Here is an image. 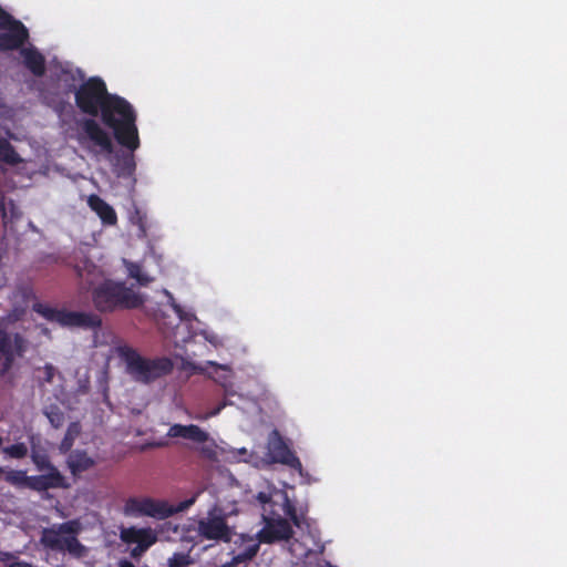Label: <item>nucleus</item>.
Masks as SVG:
<instances>
[{
  "label": "nucleus",
  "instance_id": "nucleus-38",
  "mask_svg": "<svg viewBox=\"0 0 567 567\" xmlns=\"http://www.w3.org/2000/svg\"><path fill=\"white\" fill-rule=\"evenodd\" d=\"M11 558H13V557L9 553L0 551V560L9 561Z\"/></svg>",
  "mask_w": 567,
  "mask_h": 567
},
{
  "label": "nucleus",
  "instance_id": "nucleus-18",
  "mask_svg": "<svg viewBox=\"0 0 567 567\" xmlns=\"http://www.w3.org/2000/svg\"><path fill=\"white\" fill-rule=\"evenodd\" d=\"M128 153L117 155L114 163V173L121 178H133L136 169L134 152L126 148Z\"/></svg>",
  "mask_w": 567,
  "mask_h": 567
},
{
  "label": "nucleus",
  "instance_id": "nucleus-29",
  "mask_svg": "<svg viewBox=\"0 0 567 567\" xmlns=\"http://www.w3.org/2000/svg\"><path fill=\"white\" fill-rule=\"evenodd\" d=\"M284 512L289 517V519L292 522V524L297 527L301 526L300 518L297 514V509L295 505L287 498L284 505Z\"/></svg>",
  "mask_w": 567,
  "mask_h": 567
},
{
  "label": "nucleus",
  "instance_id": "nucleus-25",
  "mask_svg": "<svg viewBox=\"0 0 567 567\" xmlns=\"http://www.w3.org/2000/svg\"><path fill=\"white\" fill-rule=\"evenodd\" d=\"M157 542V536L151 528H141L136 545L138 549L147 550L152 545Z\"/></svg>",
  "mask_w": 567,
  "mask_h": 567
},
{
  "label": "nucleus",
  "instance_id": "nucleus-22",
  "mask_svg": "<svg viewBox=\"0 0 567 567\" xmlns=\"http://www.w3.org/2000/svg\"><path fill=\"white\" fill-rule=\"evenodd\" d=\"M33 475L28 476L25 471H10L6 475V481L11 485L20 488H29L33 487Z\"/></svg>",
  "mask_w": 567,
  "mask_h": 567
},
{
  "label": "nucleus",
  "instance_id": "nucleus-27",
  "mask_svg": "<svg viewBox=\"0 0 567 567\" xmlns=\"http://www.w3.org/2000/svg\"><path fill=\"white\" fill-rule=\"evenodd\" d=\"M140 533L141 528L134 526L123 527L120 532V538L126 544H136Z\"/></svg>",
  "mask_w": 567,
  "mask_h": 567
},
{
  "label": "nucleus",
  "instance_id": "nucleus-13",
  "mask_svg": "<svg viewBox=\"0 0 567 567\" xmlns=\"http://www.w3.org/2000/svg\"><path fill=\"white\" fill-rule=\"evenodd\" d=\"M33 487L32 491L35 492H45L48 489H56V488H70V483L66 477L58 470V467H52L51 471H47L41 475H33Z\"/></svg>",
  "mask_w": 567,
  "mask_h": 567
},
{
  "label": "nucleus",
  "instance_id": "nucleus-7",
  "mask_svg": "<svg viewBox=\"0 0 567 567\" xmlns=\"http://www.w3.org/2000/svg\"><path fill=\"white\" fill-rule=\"evenodd\" d=\"M32 310L43 317L45 320L55 322L64 328L96 330L102 327L101 317L93 312L58 309L40 301L33 302Z\"/></svg>",
  "mask_w": 567,
  "mask_h": 567
},
{
  "label": "nucleus",
  "instance_id": "nucleus-32",
  "mask_svg": "<svg viewBox=\"0 0 567 567\" xmlns=\"http://www.w3.org/2000/svg\"><path fill=\"white\" fill-rule=\"evenodd\" d=\"M48 417L51 424L56 429L60 427L64 421V415L59 410L49 412Z\"/></svg>",
  "mask_w": 567,
  "mask_h": 567
},
{
  "label": "nucleus",
  "instance_id": "nucleus-33",
  "mask_svg": "<svg viewBox=\"0 0 567 567\" xmlns=\"http://www.w3.org/2000/svg\"><path fill=\"white\" fill-rule=\"evenodd\" d=\"M43 380L48 383H51L55 374V368L52 364L47 363L43 368Z\"/></svg>",
  "mask_w": 567,
  "mask_h": 567
},
{
  "label": "nucleus",
  "instance_id": "nucleus-42",
  "mask_svg": "<svg viewBox=\"0 0 567 567\" xmlns=\"http://www.w3.org/2000/svg\"><path fill=\"white\" fill-rule=\"evenodd\" d=\"M42 332L45 333V334H49V329L48 328H42Z\"/></svg>",
  "mask_w": 567,
  "mask_h": 567
},
{
  "label": "nucleus",
  "instance_id": "nucleus-3",
  "mask_svg": "<svg viewBox=\"0 0 567 567\" xmlns=\"http://www.w3.org/2000/svg\"><path fill=\"white\" fill-rule=\"evenodd\" d=\"M118 355L125 363L126 372L138 383L150 384L169 374L174 368L167 357L145 358L128 346L120 347Z\"/></svg>",
  "mask_w": 567,
  "mask_h": 567
},
{
  "label": "nucleus",
  "instance_id": "nucleus-4",
  "mask_svg": "<svg viewBox=\"0 0 567 567\" xmlns=\"http://www.w3.org/2000/svg\"><path fill=\"white\" fill-rule=\"evenodd\" d=\"M198 493L190 498L171 505L166 501L154 499L152 497H128L123 506V514L130 517H153L157 519L168 518L177 513L185 512L195 504Z\"/></svg>",
  "mask_w": 567,
  "mask_h": 567
},
{
  "label": "nucleus",
  "instance_id": "nucleus-11",
  "mask_svg": "<svg viewBox=\"0 0 567 567\" xmlns=\"http://www.w3.org/2000/svg\"><path fill=\"white\" fill-rule=\"evenodd\" d=\"M292 535L293 529L286 518H267L264 528L258 533V539L262 544H274L289 540Z\"/></svg>",
  "mask_w": 567,
  "mask_h": 567
},
{
  "label": "nucleus",
  "instance_id": "nucleus-24",
  "mask_svg": "<svg viewBox=\"0 0 567 567\" xmlns=\"http://www.w3.org/2000/svg\"><path fill=\"white\" fill-rule=\"evenodd\" d=\"M128 276L137 281L142 287H146L153 281V278L142 271V268L136 262L126 264Z\"/></svg>",
  "mask_w": 567,
  "mask_h": 567
},
{
  "label": "nucleus",
  "instance_id": "nucleus-6",
  "mask_svg": "<svg viewBox=\"0 0 567 567\" xmlns=\"http://www.w3.org/2000/svg\"><path fill=\"white\" fill-rule=\"evenodd\" d=\"M78 533L79 523L75 520H68L43 528L40 536V543L49 550L59 553L68 551L80 557L84 551V546L78 539Z\"/></svg>",
  "mask_w": 567,
  "mask_h": 567
},
{
  "label": "nucleus",
  "instance_id": "nucleus-2",
  "mask_svg": "<svg viewBox=\"0 0 567 567\" xmlns=\"http://www.w3.org/2000/svg\"><path fill=\"white\" fill-rule=\"evenodd\" d=\"M75 271L82 285L91 290L92 303L99 312L133 310L145 303L142 293L134 291L123 281L103 278L102 270L89 260L82 266L76 265Z\"/></svg>",
  "mask_w": 567,
  "mask_h": 567
},
{
  "label": "nucleus",
  "instance_id": "nucleus-30",
  "mask_svg": "<svg viewBox=\"0 0 567 567\" xmlns=\"http://www.w3.org/2000/svg\"><path fill=\"white\" fill-rule=\"evenodd\" d=\"M32 460L40 472L51 471L52 467H56L45 455H33Z\"/></svg>",
  "mask_w": 567,
  "mask_h": 567
},
{
  "label": "nucleus",
  "instance_id": "nucleus-12",
  "mask_svg": "<svg viewBox=\"0 0 567 567\" xmlns=\"http://www.w3.org/2000/svg\"><path fill=\"white\" fill-rule=\"evenodd\" d=\"M81 134H83L95 146L100 147L103 153L111 154L114 151L112 140L107 132L94 118H83L80 122Z\"/></svg>",
  "mask_w": 567,
  "mask_h": 567
},
{
  "label": "nucleus",
  "instance_id": "nucleus-41",
  "mask_svg": "<svg viewBox=\"0 0 567 567\" xmlns=\"http://www.w3.org/2000/svg\"><path fill=\"white\" fill-rule=\"evenodd\" d=\"M174 309L176 310L177 313L182 312V309L178 305H174Z\"/></svg>",
  "mask_w": 567,
  "mask_h": 567
},
{
  "label": "nucleus",
  "instance_id": "nucleus-28",
  "mask_svg": "<svg viewBox=\"0 0 567 567\" xmlns=\"http://www.w3.org/2000/svg\"><path fill=\"white\" fill-rule=\"evenodd\" d=\"M4 452L13 458H23L28 454V447L24 443H16L6 447Z\"/></svg>",
  "mask_w": 567,
  "mask_h": 567
},
{
  "label": "nucleus",
  "instance_id": "nucleus-10",
  "mask_svg": "<svg viewBox=\"0 0 567 567\" xmlns=\"http://www.w3.org/2000/svg\"><path fill=\"white\" fill-rule=\"evenodd\" d=\"M268 451L275 463H280L291 468H301L299 457L291 451L277 430L269 437Z\"/></svg>",
  "mask_w": 567,
  "mask_h": 567
},
{
  "label": "nucleus",
  "instance_id": "nucleus-8",
  "mask_svg": "<svg viewBox=\"0 0 567 567\" xmlns=\"http://www.w3.org/2000/svg\"><path fill=\"white\" fill-rule=\"evenodd\" d=\"M28 28L14 17L0 21V51L20 50L29 40Z\"/></svg>",
  "mask_w": 567,
  "mask_h": 567
},
{
  "label": "nucleus",
  "instance_id": "nucleus-23",
  "mask_svg": "<svg viewBox=\"0 0 567 567\" xmlns=\"http://www.w3.org/2000/svg\"><path fill=\"white\" fill-rule=\"evenodd\" d=\"M81 433V425L78 422H72L64 434V437L62 439L60 443V452L61 453H69L72 450V446L74 444L75 439Z\"/></svg>",
  "mask_w": 567,
  "mask_h": 567
},
{
  "label": "nucleus",
  "instance_id": "nucleus-1",
  "mask_svg": "<svg viewBox=\"0 0 567 567\" xmlns=\"http://www.w3.org/2000/svg\"><path fill=\"white\" fill-rule=\"evenodd\" d=\"M79 110L92 117L101 115L103 124L112 130L115 141L136 151L140 145L137 115L132 104L122 96L109 93L105 82L97 76L83 82L74 93Z\"/></svg>",
  "mask_w": 567,
  "mask_h": 567
},
{
  "label": "nucleus",
  "instance_id": "nucleus-40",
  "mask_svg": "<svg viewBox=\"0 0 567 567\" xmlns=\"http://www.w3.org/2000/svg\"><path fill=\"white\" fill-rule=\"evenodd\" d=\"M224 406H226V403H223L221 405H219V406H218V408L213 412V415L218 414V413L221 411V409H223Z\"/></svg>",
  "mask_w": 567,
  "mask_h": 567
},
{
  "label": "nucleus",
  "instance_id": "nucleus-16",
  "mask_svg": "<svg viewBox=\"0 0 567 567\" xmlns=\"http://www.w3.org/2000/svg\"><path fill=\"white\" fill-rule=\"evenodd\" d=\"M89 207L100 217L102 223L107 226H114L117 223V215L114 208L99 195H90L87 198Z\"/></svg>",
  "mask_w": 567,
  "mask_h": 567
},
{
  "label": "nucleus",
  "instance_id": "nucleus-14",
  "mask_svg": "<svg viewBox=\"0 0 567 567\" xmlns=\"http://www.w3.org/2000/svg\"><path fill=\"white\" fill-rule=\"evenodd\" d=\"M95 464V460L83 450H73L69 452L66 457L68 468L74 477H78L83 472L91 470Z\"/></svg>",
  "mask_w": 567,
  "mask_h": 567
},
{
  "label": "nucleus",
  "instance_id": "nucleus-31",
  "mask_svg": "<svg viewBox=\"0 0 567 567\" xmlns=\"http://www.w3.org/2000/svg\"><path fill=\"white\" fill-rule=\"evenodd\" d=\"M130 220L137 225L142 231H145V221L146 215L136 206H134V210L131 213Z\"/></svg>",
  "mask_w": 567,
  "mask_h": 567
},
{
  "label": "nucleus",
  "instance_id": "nucleus-21",
  "mask_svg": "<svg viewBox=\"0 0 567 567\" xmlns=\"http://www.w3.org/2000/svg\"><path fill=\"white\" fill-rule=\"evenodd\" d=\"M0 162L14 166L22 162L14 147L6 138H0Z\"/></svg>",
  "mask_w": 567,
  "mask_h": 567
},
{
  "label": "nucleus",
  "instance_id": "nucleus-20",
  "mask_svg": "<svg viewBox=\"0 0 567 567\" xmlns=\"http://www.w3.org/2000/svg\"><path fill=\"white\" fill-rule=\"evenodd\" d=\"M259 550V544L249 539V544L239 553L235 554L227 567H237L239 564L252 559Z\"/></svg>",
  "mask_w": 567,
  "mask_h": 567
},
{
  "label": "nucleus",
  "instance_id": "nucleus-35",
  "mask_svg": "<svg viewBox=\"0 0 567 567\" xmlns=\"http://www.w3.org/2000/svg\"><path fill=\"white\" fill-rule=\"evenodd\" d=\"M146 550H142V549H138V545H136V547H134L131 551V555L132 557H138L141 556L143 553H145Z\"/></svg>",
  "mask_w": 567,
  "mask_h": 567
},
{
  "label": "nucleus",
  "instance_id": "nucleus-5",
  "mask_svg": "<svg viewBox=\"0 0 567 567\" xmlns=\"http://www.w3.org/2000/svg\"><path fill=\"white\" fill-rule=\"evenodd\" d=\"M21 326L12 320L0 319V375L4 377L12 368L17 358L23 357L29 340L20 331Z\"/></svg>",
  "mask_w": 567,
  "mask_h": 567
},
{
  "label": "nucleus",
  "instance_id": "nucleus-39",
  "mask_svg": "<svg viewBox=\"0 0 567 567\" xmlns=\"http://www.w3.org/2000/svg\"><path fill=\"white\" fill-rule=\"evenodd\" d=\"M209 363H210V364H212L216 370H217V369L226 370V367H224V365H219V364H217L216 362H209Z\"/></svg>",
  "mask_w": 567,
  "mask_h": 567
},
{
  "label": "nucleus",
  "instance_id": "nucleus-26",
  "mask_svg": "<svg viewBox=\"0 0 567 567\" xmlns=\"http://www.w3.org/2000/svg\"><path fill=\"white\" fill-rule=\"evenodd\" d=\"M190 564V556L185 553H174L167 560L168 567H188Z\"/></svg>",
  "mask_w": 567,
  "mask_h": 567
},
{
  "label": "nucleus",
  "instance_id": "nucleus-15",
  "mask_svg": "<svg viewBox=\"0 0 567 567\" xmlns=\"http://www.w3.org/2000/svg\"><path fill=\"white\" fill-rule=\"evenodd\" d=\"M169 437H183L196 443H204L208 441L209 435L207 432L202 430L198 425L189 424H173L167 432Z\"/></svg>",
  "mask_w": 567,
  "mask_h": 567
},
{
  "label": "nucleus",
  "instance_id": "nucleus-34",
  "mask_svg": "<svg viewBox=\"0 0 567 567\" xmlns=\"http://www.w3.org/2000/svg\"><path fill=\"white\" fill-rule=\"evenodd\" d=\"M9 567H33V566L29 563L17 560L13 563H9Z\"/></svg>",
  "mask_w": 567,
  "mask_h": 567
},
{
  "label": "nucleus",
  "instance_id": "nucleus-17",
  "mask_svg": "<svg viewBox=\"0 0 567 567\" xmlns=\"http://www.w3.org/2000/svg\"><path fill=\"white\" fill-rule=\"evenodd\" d=\"M20 54L23 58L24 66L35 76H42L45 73V59L38 49L21 48Z\"/></svg>",
  "mask_w": 567,
  "mask_h": 567
},
{
  "label": "nucleus",
  "instance_id": "nucleus-9",
  "mask_svg": "<svg viewBox=\"0 0 567 567\" xmlns=\"http://www.w3.org/2000/svg\"><path fill=\"white\" fill-rule=\"evenodd\" d=\"M198 534L207 540H221L225 543L231 540V532L226 518L212 513H209L208 517L198 522Z\"/></svg>",
  "mask_w": 567,
  "mask_h": 567
},
{
  "label": "nucleus",
  "instance_id": "nucleus-36",
  "mask_svg": "<svg viewBox=\"0 0 567 567\" xmlns=\"http://www.w3.org/2000/svg\"><path fill=\"white\" fill-rule=\"evenodd\" d=\"M118 567H135L134 564L127 559H122L118 563Z\"/></svg>",
  "mask_w": 567,
  "mask_h": 567
},
{
  "label": "nucleus",
  "instance_id": "nucleus-37",
  "mask_svg": "<svg viewBox=\"0 0 567 567\" xmlns=\"http://www.w3.org/2000/svg\"><path fill=\"white\" fill-rule=\"evenodd\" d=\"M7 17H13L0 7V21H7Z\"/></svg>",
  "mask_w": 567,
  "mask_h": 567
},
{
  "label": "nucleus",
  "instance_id": "nucleus-19",
  "mask_svg": "<svg viewBox=\"0 0 567 567\" xmlns=\"http://www.w3.org/2000/svg\"><path fill=\"white\" fill-rule=\"evenodd\" d=\"M0 210L2 215V221L6 228L9 224H13L21 217V212L12 199H7L4 196L0 198Z\"/></svg>",
  "mask_w": 567,
  "mask_h": 567
}]
</instances>
